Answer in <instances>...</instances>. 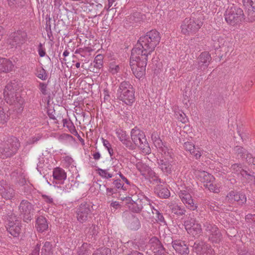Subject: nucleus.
I'll list each match as a JSON object with an SVG mask.
<instances>
[{
  "label": "nucleus",
  "mask_w": 255,
  "mask_h": 255,
  "mask_svg": "<svg viewBox=\"0 0 255 255\" xmlns=\"http://www.w3.org/2000/svg\"><path fill=\"white\" fill-rule=\"evenodd\" d=\"M154 143L158 152L161 154V157L158 161V167L166 175L171 174L173 162L172 149L168 148L159 138L156 139Z\"/></svg>",
  "instance_id": "obj_1"
},
{
  "label": "nucleus",
  "mask_w": 255,
  "mask_h": 255,
  "mask_svg": "<svg viewBox=\"0 0 255 255\" xmlns=\"http://www.w3.org/2000/svg\"><path fill=\"white\" fill-rule=\"evenodd\" d=\"M17 82L15 80H12L6 85L3 96L6 102L13 106V110L19 114L23 110V100L19 93L17 92Z\"/></svg>",
  "instance_id": "obj_2"
},
{
  "label": "nucleus",
  "mask_w": 255,
  "mask_h": 255,
  "mask_svg": "<svg viewBox=\"0 0 255 255\" xmlns=\"http://www.w3.org/2000/svg\"><path fill=\"white\" fill-rule=\"evenodd\" d=\"M117 95L118 99L128 105H131L134 101V90L129 82L123 81L120 83Z\"/></svg>",
  "instance_id": "obj_3"
},
{
  "label": "nucleus",
  "mask_w": 255,
  "mask_h": 255,
  "mask_svg": "<svg viewBox=\"0 0 255 255\" xmlns=\"http://www.w3.org/2000/svg\"><path fill=\"white\" fill-rule=\"evenodd\" d=\"M203 230L205 235L211 242L218 244L222 240V235L219 229L209 221H205L203 223Z\"/></svg>",
  "instance_id": "obj_4"
},
{
  "label": "nucleus",
  "mask_w": 255,
  "mask_h": 255,
  "mask_svg": "<svg viewBox=\"0 0 255 255\" xmlns=\"http://www.w3.org/2000/svg\"><path fill=\"white\" fill-rule=\"evenodd\" d=\"M202 24L201 21L194 17H187L180 26L181 33L185 35H193L198 31Z\"/></svg>",
  "instance_id": "obj_5"
},
{
  "label": "nucleus",
  "mask_w": 255,
  "mask_h": 255,
  "mask_svg": "<svg viewBox=\"0 0 255 255\" xmlns=\"http://www.w3.org/2000/svg\"><path fill=\"white\" fill-rule=\"evenodd\" d=\"M244 19V14L242 8L233 4L226 10L225 19L227 22L233 26L238 25Z\"/></svg>",
  "instance_id": "obj_6"
},
{
  "label": "nucleus",
  "mask_w": 255,
  "mask_h": 255,
  "mask_svg": "<svg viewBox=\"0 0 255 255\" xmlns=\"http://www.w3.org/2000/svg\"><path fill=\"white\" fill-rule=\"evenodd\" d=\"M131 138L132 142L143 152H150V149L143 131L136 128L132 129L131 131Z\"/></svg>",
  "instance_id": "obj_7"
},
{
  "label": "nucleus",
  "mask_w": 255,
  "mask_h": 255,
  "mask_svg": "<svg viewBox=\"0 0 255 255\" xmlns=\"http://www.w3.org/2000/svg\"><path fill=\"white\" fill-rule=\"evenodd\" d=\"M150 53L145 50V49L138 45V43L132 48L131 52L130 62L135 63L138 62H147L148 56Z\"/></svg>",
  "instance_id": "obj_8"
},
{
  "label": "nucleus",
  "mask_w": 255,
  "mask_h": 255,
  "mask_svg": "<svg viewBox=\"0 0 255 255\" xmlns=\"http://www.w3.org/2000/svg\"><path fill=\"white\" fill-rule=\"evenodd\" d=\"M27 40V33L24 31L17 30L11 33L7 43L12 47H20Z\"/></svg>",
  "instance_id": "obj_9"
},
{
  "label": "nucleus",
  "mask_w": 255,
  "mask_h": 255,
  "mask_svg": "<svg viewBox=\"0 0 255 255\" xmlns=\"http://www.w3.org/2000/svg\"><path fill=\"white\" fill-rule=\"evenodd\" d=\"M18 210L24 222H28L32 219L34 208L29 202L22 200L19 205Z\"/></svg>",
  "instance_id": "obj_10"
},
{
  "label": "nucleus",
  "mask_w": 255,
  "mask_h": 255,
  "mask_svg": "<svg viewBox=\"0 0 255 255\" xmlns=\"http://www.w3.org/2000/svg\"><path fill=\"white\" fill-rule=\"evenodd\" d=\"M15 191L12 185L5 180L0 181V196L2 198L11 200L15 198Z\"/></svg>",
  "instance_id": "obj_11"
},
{
  "label": "nucleus",
  "mask_w": 255,
  "mask_h": 255,
  "mask_svg": "<svg viewBox=\"0 0 255 255\" xmlns=\"http://www.w3.org/2000/svg\"><path fill=\"white\" fill-rule=\"evenodd\" d=\"M6 224L7 230L13 237L17 236L21 231L20 221L15 216H9Z\"/></svg>",
  "instance_id": "obj_12"
},
{
  "label": "nucleus",
  "mask_w": 255,
  "mask_h": 255,
  "mask_svg": "<svg viewBox=\"0 0 255 255\" xmlns=\"http://www.w3.org/2000/svg\"><path fill=\"white\" fill-rule=\"evenodd\" d=\"M184 226L188 233L194 237H198L202 233L201 225L196 223L194 219H191L185 221Z\"/></svg>",
  "instance_id": "obj_13"
},
{
  "label": "nucleus",
  "mask_w": 255,
  "mask_h": 255,
  "mask_svg": "<svg viewBox=\"0 0 255 255\" xmlns=\"http://www.w3.org/2000/svg\"><path fill=\"white\" fill-rule=\"evenodd\" d=\"M226 200L230 203L237 202L239 205L243 206L247 202V197L243 193L231 191L227 194Z\"/></svg>",
  "instance_id": "obj_14"
},
{
  "label": "nucleus",
  "mask_w": 255,
  "mask_h": 255,
  "mask_svg": "<svg viewBox=\"0 0 255 255\" xmlns=\"http://www.w3.org/2000/svg\"><path fill=\"white\" fill-rule=\"evenodd\" d=\"M91 206L87 203L81 204L77 210V220L82 223L86 221L88 217L91 213Z\"/></svg>",
  "instance_id": "obj_15"
},
{
  "label": "nucleus",
  "mask_w": 255,
  "mask_h": 255,
  "mask_svg": "<svg viewBox=\"0 0 255 255\" xmlns=\"http://www.w3.org/2000/svg\"><path fill=\"white\" fill-rule=\"evenodd\" d=\"M179 196L182 202L191 210H195L197 208L193 199L187 190H180L178 193Z\"/></svg>",
  "instance_id": "obj_16"
},
{
  "label": "nucleus",
  "mask_w": 255,
  "mask_h": 255,
  "mask_svg": "<svg viewBox=\"0 0 255 255\" xmlns=\"http://www.w3.org/2000/svg\"><path fill=\"white\" fill-rule=\"evenodd\" d=\"M212 57L208 52H202L197 58V69L201 70L206 69L209 66Z\"/></svg>",
  "instance_id": "obj_17"
},
{
  "label": "nucleus",
  "mask_w": 255,
  "mask_h": 255,
  "mask_svg": "<svg viewBox=\"0 0 255 255\" xmlns=\"http://www.w3.org/2000/svg\"><path fill=\"white\" fill-rule=\"evenodd\" d=\"M146 65L147 62H135V63H131L130 62V65L133 74L138 79H140L144 75Z\"/></svg>",
  "instance_id": "obj_18"
},
{
  "label": "nucleus",
  "mask_w": 255,
  "mask_h": 255,
  "mask_svg": "<svg viewBox=\"0 0 255 255\" xmlns=\"http://www.w3.org/2000/svg\"><path fill=\"white\" fill-rule=\"evenodd\" d=\"M195 175L204 184V186H207L210 182H213L215 178L213 175L204 171L195 170Z\"/></svg>",
  "instance_id": "obj_19"
},
{
  "label": "nucleus",
  "mask_w": 255,
  "mask_h": 255,
  "mask_svg": "<svg viewBox=\"0 0 255 255\" xmlns=\"http://www.w3.org/2000/svg\"><path fill=\"white\" fill-rule=\"evenodd\" d=\"M172 247L176 253L180 255H187L189 253L188 246L184 241L175 240L172 242Z\"/></svg>",
  "instance_id": "obj_20"
},
{
  "label": "nucleus",
  "mask_w": 255,
  "mask_h": 255,
  "mask_svg": "<svg viewBox=\"0 0 255 255\" xmlns=\"http://www.w3.org/2000/svg\"><path fill=\"white\" fill-rule=\"evenodd\" d=\"M137 43L138 46L145 49L146 51L150 53L154 50L156 46L155 43H152L145 35L140 37Z\"/></svg>",
  "instance_id": "obj_21"
},
{
  "label": "nucleus",
  "mask_w": 255,
  "mask_h": 255,
  "mask_svg": "<svg viewBox=\"0 0 255 255\" xmlns=\"http://www.w3.org/2000/svg\"><path fill=\"white\" fill-rule=\"evenodd\" d=\"M243 2L244 5L249 9L248 20L250 22H253L255 20V0H243Z\"/></svg>",
  "instance_id": "obj_22"
},
{
  "label": "nucleus",
  "mask_w": 255,
  "mask_h": 255,
  "mask_svg": "<svg viewBox=\"0 0 255 255\" xmlns=\"http://www.w3.org/2000/svg\"><path fill=\"white\" fill-rule=\"evenodd\" d=\"M15 147H12V149H9L5 141L0 144V158L4 159L10 157L15 154Z\"/></svg>",
  "instance_id": "obj_23"
},
{
  "label": "nucleus",
  "mask_w": 255,
  "mask_h": 255,
  "mask_svg": "<svg viewBox=\"0 0 255 255\" xmlns=\"http://www.w3.org/2000/svg\"><path fill=\"white\" fill-rule=\"evenodd\" d=\"M53 177L56 183L63 184L66 179L67 175L63 169L56 167L53 171Z\"/></svg>",
  "instance_id": "obj_24"
},
{
  "label": "nucleus",
  "mask_w": 255,
  "mask_h": 255,
  "mask_svg": "<svg viewBox=\"0 0 255 255\" xmlns=\"http://www.w3.org/2000/svg\"><path fill=\"white\" fill-rule=\"evenodd\" d=\"M14 68V65L9 59L0 58V72L8 73Z\"/></svg>",
  "instance_id": "obj_25"
},
{
  "label": "nucleus",
  "mask_w": 255,
  "mask_h": 255,
  "mask_svg": "<svg viewBox=\"0 0 255 255\" xmlns=\"http://www.w3.org/2000/svg\"><path fill=\"white\" fill-rule=\"evenodd\" d=\"M183 147L186 151H189L192 155H193L196 159H198L201 157V152L198 149H196L194 144L191 142H185L184 143Z\"/></svg>",
  "instance_id": "obj_26"
},
{
  "label": "nucleus",
  "mask_w": 255,
  "mask_h": 255,
  "mask_svg": "<svg viewBox=\"0 0 255 255\" xmlns=\"http://www.w3.org/2000/svg\"><path fill=\"white\" fill-rule=\"evenodd\" d=\"M35 226L37 231L41 233L47 230L48 228L46 219L42 216L37 218Z\"/></svg>",
  "instance_id": "obj_27"
},
{
  "label": "nucleus",
  "mask_w": 255,
  "mask_h": 255,
  "mask_svg": "<svg viewBox=\"0 0 255 255\" xmlns=\"http://www.w3.org/2000/svg\"><path fill=\"white\" fill-rule=\"evenodd\" d=\"M154 210L156 209L149 203L147 202L144 204L142 215L146 219L153 218V215L155 214Z\"/></svg>",
  "instance_id": "obj_28"
},
{
  "label": "nucleus",
  "mask_w": 255,
  "mask_h": 255,
  "mask_svg": "<svg viewBox=\"0 0 255 255\" xmlns=\"http://www.w3.org/2000/svg\"><path fill=\"white\" fill-rule=\"evenodd\" d=\"M149 244L150 246L151 250L154 252V253H156V252L158 251V250H164V247L160 241L156 237H152L150 239L149 242Z\"/></svg>",
  "instance_id": "obj_29"
},
{
  "label": "nucleus",
  "mask_w": 255,
  "mask_h": 255,
  "mask_svg": "<svg viewBox=\"0 0 255 255\" xmlns=\"http://www.w3.org/2000/svg\"><path fill=\"white\" fill-rule=\"evenodd\" d=\"M231 170L232 172L237 174V175H241L243 177L245 178L246 180L248 179V175H250V172H248L242 168L241 165L240 164H234L232 165Z\"/></svg>",
  "instance_id": "obj_30"
},
{
  "label": "nucleus",
  "mask_w": 255,
  "mask_h": 255,
  "mask_svg": "<svg viewBox=\"0 0 255 255\" xmlns=\"http://www.w3.org/2000/svg\"><path fill=\"white\" fill-rule=\"evenodd\" d=\"M145 36L152 43H155V45L156 46L159 44L160 40V36L159 33L157 31L152 30L147 32Z\"/></svg>",
  "instance_id": "obj_31"
},
{
  "label": "nucleus",
  "mask_w": 255,
  "mask_h": 255,
  "mask_svg": "<svg viewBox=\"0 0 255 255\" xmlns=\"http://www.w3.org/2000/svg\"><path fill=\"white\" fill-rule=\"evenodd\" d=\"M119 138L120 141L127 147H128L130 149L133 148L132 142L129 140L128 136L125 131H121L119 132Z\"/></svg>",
  "instance_id": "obj_32"
},
{
  "label": "nucleus",
  "mask_w": 255,
  "mask_h": 255,
  "mask_svg": "<svg viewBox=\"0 0 255 255\" xmlns=\"http://www.w3.org/2000/svg\"><path fill=\"white\" fill-rule=\"evenodd\" d=\"M142 200L137 199L132 202L131 206H128L129 208L133 212L139 213L143 209L144 204Z\"/></svg>",
  "instance_id": "obj_33"
},
{
  "label": "nucleus",
  "mask_w": 255,
  "mask_h": 255,
  "mask_svg": "<svg viewBox=\"0 0 255 255\" xmlns=\"http://www.w3.org/2000/svg\"><path fill=\"white\" fill-rule=\"evenodd\" d=\"M5 142L9 149H12V147L16 146V147H15L16 153L19 147H20V143L18 139L15 137L11 136L8 137Z\"/></svg>",
  "instance_id": "obj_34"
},
{
  "label": "nucleus",
  "mask_w": 255,
  "mask_h": 255,
  "mask_svg": "<svg viewBox=\"0 0 255 255\" xmlns=\"http://www.w3.org/2000/svg\"><path fill=\"white\" fill-rule=\"evenodd\" d=\"M52 246L49 242H46L41 252V255H52Z\"/></svg>",
  "instance_id": "obj_35"
},
{
  "label": "nucleus",
  "mask_w": 255,
  "mask_h": 255,
  "mask_svg": "<svg viewBox=\"0 0 255 255\" xmlns=\"http://www.w3.org/2000/svg\"><path fill=\"white\" fill-rule=\"evenodd\" d=\"M62 123L64 127H66L70 131V132L73 134H77V131L74 126L73 123L69 120L63 119Z\"/></svg>",
  "instance_id": "obj_36"
},
{
  "label": "nucleus",
  "mask_w": 255,
  "mask_h": 255,
  "mask_svg": "<svg viewBox=\"0 0 255 255\" xmlns=\"http://www.w3.org/2000/svg\"><path fill=\"white\" fill-rule=\"evenodd\" d=\"M170 209L172 212L179 216H182L185 214V210L177 204H174L170 206Z\"/></svg>",
  "instance_id": "obj_37"
},
{
  "label": "nucleus",
  "mask_w": 255,
  "mask_h": 255,
  "mask_svg": "<svg viewBox=\"0 0 255 255\" xmlns=\"http://www.w3.org/2000/svg\"><path fill=\"white\" fill-rule=\"evenodd\" d=\"M9 115L8 111L5 112L3 109H0V124L6 123L9 119Z\"/></svg>",
  "instance_id": "obj_38"
},
{
  "label": "nucleus",
  "mask_w": 255,
  "mask_h": 255,
  "mask_svg": "<svg viewBox=\"0 0 255 255\" xmlns=\"http://www.w3.org/2000/svg\"><path fill=\"white\" fill-rule=\"evenodd\" d=\"M140 224L139 219L135 217H132L130 220L129 227L131 230H136L139 228Z\"/></svg>",
  "instance_id": "obj_39"
},
{
  "label": "nucleus",
  "mask_w": 255,
  "mask_h": 255,
  "mask_svg": "<svg viewBox=\"0 0 255 255\" xmlns=\"http://www.w3.org/2000/svg\"><path fill=\"white\" fill-rule=\"evenodd\" d=\"M205 247H206V248H208V245H206L203 242H201V243L195 242L193 246V248L194 251L196 253H201V252L204 253V251H203V250Z\"/></svg>",
  "instance_id": "obj_40"
},
{
  "label": "nucleus",
  "mask_w": 255,
  "mask_h": 255,
  "mask_svg": "<svg viewBox=\"0 0 255 255\" xmlns=\"http://www.w3.org/2000/svg\"><path fill=\"white\" fill-rule=\"evenodd\" d=\"M146 174L149 176V178L151 182H153L156 183H158L160 182V179L155 173V172L153 171L150 168L149 170L147 172Z\"/></svg>",
  "instance_id": "obj_41"
},
{
  "label": "nucleus",
  "mask_w": 255,
  "mask_h": 255,
  "mask_svg": "<svg viewBox=\"0 0 255 255\" xmlns=\"http://www.w3.org/2000/svg\"><path fill=\"white\" fill-rule=\"evenodd\" d=\"M136 167L142 175L146 174L147 172L150 168L148 166L141 162H138L136 164Z\"/></svg>",
  "instance_id": "obj_42"
},
{
  "label": "nucleus",
  "mask_w": 255,
  "mask_h": 255,
  "mask_svg": "<svg viewBox=\"0 0 255 255\" xmlns=\"http://www.w3.org/2000/svg\"><path fill=\"white\" fill-rule=\"evenodd\" d=\"M38 88L40 93L44 96L50 95V92L48 88V84L43 82H39Z\"/></svg>",
  "instance_id": "obj_43"
},
{
  "label": "nucleus",
  "mask_w": 255,
  "mask_h": 255,
  "mask_svg": "<svg viewBox=\"0 0 255 255\" xmlns=\"http://www.w3.org/2000/svg\"><path fill=\"white\" fill-rule=\"evenodd\" d=\"M103 56L101 54H99L96 56L93 62V66L97 69H101L103 66Z\"/></svg>",
  "instance_id": "obj_44"
},
{
  "label": "nucleus",
  "mask_w": 255,
  "mask_h": 255,
  "mask_svg": "<svg viewBox=\"0 0 255 255\" xmlns=\"http://www.w3.org/2000/svg\"><path fill=\"white\" fill-rule=\"evenodd\" d=\"M42 137V134L41 133L36 134L34 136L29 138L26 142V145L33 144L37 142Z\"/></svg>",
  "instance_id": "obj_45"
},
{
  "label": "nucleus",
  "mask_w": 255,
  "mask_h": 255,
  "mask_svg": "<svg viewBox=\"0 0 255 255\" xmlns=\"http://www.w3.org/2000/svg\"><path fill=\"white\" fill-rule=\"evenodd\" d=\"M89 245L87 243H84L80 247L77 252L78 255H88L89 251Z\"/></svg>",
  "instance_id": "obj_46"
},
{
  "label": "nucleus",
  "mask_w": 255,
  "mask_h": 255,
  "mask_svg": "<svg viewBox=\"0 0 255 255\" xmlns=\"http://www.w3.org/2000/svg\"><path fill=\"white\" fill-rule=\"evenodd\" d=\"M175 118L182 123H185L187 121L186 115L182 111H177L175 113Z\"/></svg>",
  "instance_id": "obj_47"
},
{
  "label": "nucleus",
  "mask_w": 255,
  "mask_h": 255,
  "mask_svg": "<svg viewBox=\"0 0 255 255\" xmlns=\"http://www.w3.org/2000/svg\"><path fill=\"white\" fill-rule=\"evenodd\" d=\"M213 40L214 41V46L215 48H218L221 45L224 44V39L223 38L215 35L213 37Z\"/></svg>",
  "instance_id": "obj_48"
},
{
  "label": "nucleus",
  "mask_w": 255,
  "mask_h": 255,
  "mask_svg": "<svg viewBox=\"0 0 255 255\" xmlns=\"http://www.w3.org/2000/svg\"><path fill=\"white\" fill-rule=\"evenodd\" d=\"M36 75L38 78L42 80H45L47 78V73L43 68H39L37 69Z\"/></svg>",
  "instance_id": "obj_49"
},
{
  "label": "nucleus",
  "mask_w": 255,
  "mask_h": 255,
  "mask_svg": "<svg viewBox=\"0 0 255 255\" xmlns=\"http://www.w3.org/2000/svg\"><path fill=\"white\" fill-rule=\"evenodd\" d=\"M234 150L238 157L244 158L246 155V150L242 147L236 146Z\"/></svg>",
  "instance_id": "obj_50"
},
{
  "label": "nucleus",
  "mask_w": 255,
  "mask_h": 255,
  "mask_svg": "<svg viewBox=\"0 0 255 255\" xmlns=\"http://www.w3.org/2000/svg\"><path fill=\"white\" fill-rule=\"evenodd\" d=\"M156 192L159 197L162 198H167L169 196V191L165 188H162L160 190L156 189Z\"/></svg>",
  "instance_id": "obj_51"
},
{
  "label": "nucleus",
  "mask_w": 255,
  "mask_h": 255,
  "mask_svg": "<svg viewBox=\"0 0 255 255\" xmlns=\"http://www.w3.org/2000/svg\"><path fill=\"white\" fill-rule=\"evenodd\" d=\"M22 0H8V4L11 8H16L22 5Z\"/></svg>",
  "instance_id": "obj_52"
},
{
  "label": "nucleus",
  "mask_w": 255,
  "mask_h": 255,
  "mask_svg": "<svg viewBox=\"0 0 255 255\" xmlns=\"http://www.w3.org/2000/svg\"><path fill=\"white\" fill-rule=\"evenodd\" d=\"M98 171L99 174L103 178L109 179L113 177V174L109 173L106 169L99 168Z\"/></svg>",
  "instance_id": "obj_53"
},
{
  "label": "nucleus",
  "mask_w": 255,
  "mask_h": 255,
  "mask_svg": "<svg viewBox=\"0 0 255 255\" xmlns=\"http://www.w3.org/2000/svg\"><path fill=\"white\" fill-rule=\"evenodd\" d=\"M120 70V67L118 65H116L113 62L110 64L109 71L112 74H117Z\"/></svg>",
  "instance_id": "obj_54"
},
{
  "label": "nucleus",
  "mask_w": 255,
  "mask_h": 255,
  "mask_svg": "<svg viewBox=\"0 0 255 255\" xmlns=\"http://www.w3.org/2000/svg\"><path fill=\"white\" fill-rule=\"evenodd\" d=\"M87 233L89 235L92 236V237L97 235L98 233V226L95 225H92V226L88 229Z\"/></svg>",
  "instance_id": "obj_55"
},
{
  "label": "nucleus",
  "mask_w": 255,
  "mask_h": 255,
  "mask_svg": "<svg viewBox=\"0 0 255 255\" xmlns=\"http://www.w3.org/2000/svg\"><path fill=\"white\" fill-rule=\"evenodd\" d=\"M206 188H207L210 191L218 193L220 191L219 188L216 186L215 184H213V182H210L207 186H205Z\"/></svg>",
  "instance_id": "obj_56"
},
{
  "label": "nucleus",
  "mask_w": 255,
  "mask_h": 255,
  "mask_svg": "<svg viewBox=\"0 0 255 255\" xmlns=\"http://www.w3.org/2000/svg\"><path fill=\"white\" fill-rule=\"evenodd\" d=\"M247 162L250 164H253L255 165V157H253L252 155L250 153L246 154V157Z\"/></svg>",
  "instance_id": "obj_57"
},
{
  "label": "nucleus",
  "mask_w": 255,
  "mask_h": 255,
  "mask_svg": "<svg viewBox=\"0 0 255 255\" xmlns=\"http://www.w3.org/2000/svg\"><path fill=\"white\" fill-rule=\"evenodd\" d=\"M247 180L249 183H251L255 186V173L250 171V174L248 175Z\"/></svg>",
  "instance_id": "obj_58"
},
{
  "label": "nucleus",
  "mask_w": 255,
  "mask_h": 255,
  "mask_svg": "<svg viewBox=\"0 0 255 255\" xmlns=\"http://www.w3.org/2000/svg\"><path fill=\"white\" fill-rule=\"evenodd\" d=\"M110 250L108 248H101L96 251L95 254L96 255H104V254H108Z\"/></svg>",
  "instance_id": "obj_59"
},
{
  "label": "nucleus",
  "mask_w": 255,
  "mask_h": 255,
  "mask_svg": "<svg viewBox=\"0 0 255 255\" xmlns=\"http://www.w3.org/2000/svg\"><path fill=\"white\" fill-rule=\"evenodd\" d=\"M154 211H155L154 214L156 215V217L157 218V220L161 223H165L164 218L163 215L160 214L157 210H154Z\"/></svg>",
  "instance_id": "obj_60"
},
{
  "label": "nucleus",
  "mask_w": 255,
  "mask_h": 255,
  "mask_svg": "<svg viewBox=\"0 0 255 255\" xmlns=\"http://www.w3.org/2000/svg\"><path fill=\"white\" fill-rule=\"evenodd\" d=\"M38 52L40 57H44L45 55V49L43 47V45L41 43L38 45Z\"/></svg>",
  "instance_id": "obj_61"
},
{
  "label": "nucleus",
  "mask_w": 255,
  "mask_h": 255,
  "mask_svg": "<svg viewBox=\"0 0 255 255\" xmlns=\"http://www.w3.org/2000/svg\"><path fill=\"white\" fill-rule=\"evenodd\" d=\"M113 184L115 185L117 189H123L125 190L123 184L121 183V180L119 179L115 180L113 182Z\"/></svg>",
  "instance_id": "obj_62"
},
{
  "label": "nucleus",
  "mask_w": 255,
  "mask_h": 255,
  "mask_svg": "<svg viewBox=\"0 0 255 255\" xmlns=\"http://www.w3.org/2000/svg\"><path fill=\"white\" fill-rule=\"evenodd\" d=\"M39 250L40 245L37 244L30 255H39Z\"/></svg>",
  "instance_id": "obj_63"
},
{
  "label": "nucleus",
  "mask_w": 255,
  "mask_h": 255,
  "mask_svg": "<svg viewBox=\"0 0 255 255\" xmlns=\"http://www.w3.org/2000/svg\"><path fill=\"white\" fill-rule=\"evenodd\" d=\"M239 255H254L252 251H248L246 250L241 251L239 253Z\"/></svg>",
  "instance_id": "obj_64"
}]
</instances>
